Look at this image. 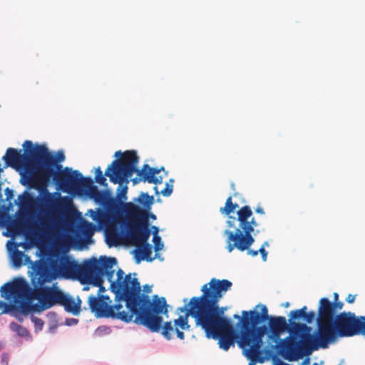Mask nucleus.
<instances>
[{
  "instance_id": "1",
  "label": "nucleus",
  "mask_w": 365,
  "mask_h": 365,
  "mask_svg": "<svg viewBox=\"0 0 365 365\" xmlns=\"http://www.w3.org/2000/svg\"><path fill=\"white\" fill-rule=\"evenodd\" d=\"M108 271L112 274L110 277L105 273L103 277H106L110 282L116 303L111 305L112 300L108 296L91 295L88 302L91 312L98 317L117 319L126 323L130 322L135 316L134 323L147 327L152 332H158L163 321L160 314L168 312L165 298L155 294L150 299L149 296L140 294V282L131 274L124 276V272L119 269L114 279L115 269Z\"/></svg>"
},
{
  "instance_id": "2",
  "label": "nucleus",
  "mask_w": 365,
  "mask_h": 365,
  "mask_svg": "<svg viewBox=\"0 0 365 365\" xmlns=\"http://www.w3.org/2000/svg\"><path fill=\"white\" fill-rule=\"evenodd\" d=\"M268 325L258 326L244 331L237 340L238 346L242 349L243 354L250 360L248 365H255L257 362L262 363L260 358L263 351L261 348L263 344V338L266 335L267 346L264 353L268 356L277 351L283 359L289 361H297L307 356L304 351L287 352L283 348L284 339L280 336L284 331L289 329V324L284 317H270Z\"/></svg>"
},
{
  "instance_id": "3",
  "label": "nucleus",
  "mask_w": 365,
  "mask_h": 365,
  "mask_svg": "<svg viewBox=\"0 0 365 365\" xmlns=\"http://www.w3.org/2000/svg\"><path fill=\"white\" fill-rule=\"evenodd\" d=\"M48 264L56 277L71 279L77 277L83 284L99 287L100 293L105 291L103 287V274L107 273L110 277L112 273L108 272V269L117 264V259L101 256L99 259L93 257L78 264L68 256L53 252L48 258Z\"/></svg>"
},
{
  "instance_id": "4",
  "label": "nucleus",
  "mask_w": 365,
  "mask_h": 365,
  "mask_svg": "<svg viewBox=\"0 0 365 365\" xmlns=\"http://www.w3.org/2000/svg\"><path fill=\"white\" fill-rule=\"evenodd\" d=\"M120 155V158L114 160L107 168L105 175L109 178L110 181L114 184H118L117 189V197L121 200H126L128 187L126 185L133 175L136 173L138 178L132 179L134 185L140 181L148 182L153 184H161L163 177L158 174L164 168H151L149 165H143L141 170L137 169L139 158L135 150H127L121 153L117 151L115 156Z\"/></svg>"
},
{
  "instance_id": "5",
  "label": "nucleus",
  "mask_w": 365,
  "mask_h": 365,
  "mask_svg": "<svg viewBox=\"0 0 365 365\" xmlns=\"http://www.w3.org/2000/svg\"><path fill=\"white\" fill-rule=\"evenodd\" d=\"M232 283L228 279H217L212 278L210 281L205 284L201 291L202 294L200 297H193L190 299L187 305H185L177 309L178 313L185 312L184 315L180 316L177 319L174 320V324L172 322H166L163 326L161 325L160 329H162V335L167 339L170 340L172 338V332L176 333L177 337L180 339H184V330H189L190 326L188 324V317H192L195 321L197 326V319L193 314V312L197 311L200 306L206 301L210 300L215 294H220L217 298V304H219L220 299L225 293L231 289ZM163 322L161 323V324ZM159 330L158 332H159Z\"/></svg>"
},
{
  "instance_id": "6",
  "label": "nucleus",
  "mask_w": 365,
  "mask_h": 365,
  "mask_svg": "<svg viewBox=\"0 0 365 365\" xmlns=\"http://www.w3.org/2000/svg\"><path fill=\"white\" fill-rule=\"evenodd\" d=\"M220 294H215L210 300H206L196 312H193L197 319V327H200L208 338L219 340L221 349L227 351L234 345L237 336L235 334L232 322L222 317L223 309L219 308L217 298Z\"/></svg>"
},
{
  "instance_id": "7",
  "label": "nucleus",
  "mask_w": 365,
  "mask_h": 365,
  "mask_svg": "<svg viewBox=\"0 0 365 365\" xmlns=\"http://www.w3.org/2000/svg\"><path fill=\"white\" fill-rule=\"evenodd\" d=\"M24 153L21 150L9 148L6 150L3 160L8 165L15 166L23 161L27 168L34 170V175L30 182L35 184L36 180L46 181L52 174L54 158L51 155L48 148L44 145L34 144L31 140H26L23 144Z\"/></svg>"
},
{
  "instance_id": "8",
  "label": "nucleus",
  "mask_w": 365,
  "mask_h": 365,
  "mask_svg": "<svg viewBox=\"0 0 365 365\" xmlns=\"http://www.w3.org/2000/svg\"><path fill=\"white\" fill-rule=\"evenodd\" d=\"M237 218L230 216L227 221L228 227L234 228L235 231H224V235L227 236L226 249L228 252H232L234 249L240 252L247 251L248 255L256 257L259 251L250 248L255 241L252 234L259 223L252 217V210L248 205L240 208L237 212Z\"/></svg>"
},
{
  "instance_id": "9",
  "label": "nucleus",
  "mask_w": 365,
  "mask_h": 365,
  "mask_svg": "<svg viewBox=\"0 0 365 365\" xmlns=\"http://www.w3.org/2000/svg\"><path fill=\"white\" fill-rule=\"evenodd\" d=\"M361 334L365 336V317H356L353 312H341L335 318L317 325L316 351L327 349L338 338Z\"/></svg>"
},
{
  "instance_id": "10",
  "label": "nucleus",
  "mask_w": 365,
  "mask_h": 365,
  "mask_svg": "<svg viewBox=\"0 0 365 365\" xmlns=\"http://www.w3.org/2000/svg\"><path fill=\"white\" fill-rule=\"evenodd\" d=\"M307 306L299 309L290 312L289 317V335L284 338L283 348L287 352L304 351L307 356L316 351L317 334L312 333V328L304 323L296 322V320L303 319Z\"/></svg>"
},
{
  "instance_id": "11",
  "label": "nucleus",
  "mask_w": 365,
  "mask_h": 365,
  "mask_svg": "<svg viewBox=\"0 0 365 365\" xmlns=\"http://www.w3.org/2000/svg\"><path fill=\"white\" fill-rule=\"evenodd\" d=\"M53 164L51 165L52 168V174L48 177L46 181L36 180L34 185L38 187H46L49 182L51 178L60 189L66 192L77 191L81 188L88 187L92 185V180L90 178H84L78 170H72L68 168H66L63 170L56 172V170L61 168V165L56 164L54 158Z\"/></svg>"
},
{
  "instance_id": "12",
  "label": "nucleus",
  "mask_w": 365,
  "mask_h": 365,
  "mask_svg": "<svg viewBox=\"0 0 365 365\" xmlns=\"http://www.w3.org/2000/svg\"><path fill=\"white\" fill-rule=\"evenodd\" d=\"M37 282L32 279V284L35 286L32 292V297L38 300L41 310L50 309L56 304H59L63 292L58 287L43 286L49 280L48 277L41 272H38Z\"/></svg>"
},
{
  "instance_id": "13",
  "label": "nucleus",
  "mask_w": 365,
  "mask_h": 365,
  "mask_svg": "<svg viewBox=\"0 0 365 365\" xmlns=\"http://www.w3.org/2000/svg\"><path fill=\"white\" fill-rule=\"evenodd\" d=\"M150 236V229H144L139 232L131 231L130 235H127L129 242L135 246V258L137 263L142 260L151 262L153 258L151 246L148 243V240Z\"/></svg>"
},
{
  "instance_id": "14",
  "label": "nucleus",
  "mask_w": 365,
  "mask_h": 365,
  "mask_svg": "<svg viewBox=\"0 0 365 365\" xmlns=\"http://www.w3.org/2000/svg\"><path fill=\"white\" fill-rule=\"evenodd\" d=\"M123 210L128 216L127 235L130 232H139L149 228L148 213L133 202H126L123 205Z\"/></svg>"
},
{
  "instance_id": "15",
  "label": "nucleus",
  "mask_w": 365,
  "mask_h": 365,
  "mask_svg": "<svg viewBox=\"0 0 365 365\" xmlns=\"http://www.w3.org/2000/svg\"><path fill=\"white\" fill-rule=\"evenodd\" d=\"M29 285L23 278L5 283L0 289L1 296L10 302L18 303L24 299L29 292Z\"/></svg>"
},
{
  "instance_id": "16",
  "label": "nucleus",
  "mask_w": 365,
  "mask_h": 365,
  "mask_svg": "<svg viewBox=\"0 0 365 365\" xmlns=\"http://www.w3.org/2000/svg\"><path fill=\"white\" fill-rule=\"evenodd\" d=\"M261 312L256 311H242V323L241 327V333L240 336H242L244 331L250 330L252 328H257V324L262 322L269 320L271 316L268 314V309L265 305H260Z\"/></svg>"
},
{
  "instance_id": "17",
  "label": "nucleus",
  "mask_w": 365,
  "mask_h": 365,
  "mask_svg": "<svg viewBox=\"0 0 365 365\" xmlns=\"http://www.w3.org/2000/svg\"><path fill=\"white\" fill-rule=\"evenodd\" d=\"M344 303L340 301L330 302L328 298L323 297L319 300L318 309L317 325L335 318L338 311L342 309Z\"/></svg>"
},
{
  "instance_id": "18",
  "label": "nucleus",
  "mask_w": 365,
  "mask_h": 365,
  "mask_svg": "<svg viewBox=\"0 0 365 365\" xmlns=\"http://www.w3.org/2000/svg\"><path fill=\"white\" fill-rule=\"evenodd\" d=\"M44 200L45 203L48 206L58 210H63L70 206L72 203L70 198L68 197H61L60 194L57 192H48L44 198Z\"/></svg>"
},
{
  "instance_id": "19",
  "label": "nucleus",
  "mask_w": 365,
  "mask_h": 365,
  "mask_svg": "<svg viewBox=\"0 0 365 365\" xmlns=\"http://www.w3.org/2000/svg\"><path fill=\"white\" fill-rule=\"evenodd\" d=\"M81 304L80 299L76 302L72 297L63 292L59 305L63 306L67 312L71 313L73 315H78L81 312Z\"/></svg>"
},
{
  "instance_id": "20",
  "label": "nucleus",
  "mask_w": 365,
  "mask_h": 365,
  "mask_svg": "<svg viewBox=\"0 0 365 365\" xmlns=\"http://www.w3.org/2000/svg\"><path fill=\"white\" fill-rule=\"evenodd\" d=\"M53 226V220L49 215H41L38 219V223L35 226V231L39 235L48 234Z\"/></svg>"
},
{
  "instance_id": "21",
  "label": "nucleus",
  "mask_w": 365,
  "mask_h": 365,
  "mask_svg": "<svg viewBox=\"0 0 365 365\" xmlns=\"http://www.w3.org/2000/svg\"><path fill=\"white\" fill-rule=\"evenodd\" d=\"M88 188H89L90 197L96 202L104 205L110 200V193L108 190L101 191L96 186L91 185Z\"/></svg>"
},
{
  "instance_id": "22",
  "label": "nucleus",
  "mask_w": 365,
  "mask_h": 365,
  "mask_svg": "<svg viewBox=\"0 0 365 365\" xmlns=\"http://www.w3.org/2000/svg\"><path fill=\"white\" fill-rule=\"evenodd\" d=\"M135 201L139 202L143 207V210L147 212V211L151 209L154 198L153 196H150L148 193L140 192L138 197L135 199Z\"/></svg>"
},
{
  "instance_id": "23",
  "label": "nucleus",
  "mask_w": 365,
  "mask_h": 365,
  "mask_svg": "<svg viewBox=\"0 0 365 365\" xmlns=\"http://www.w3.org/2000/svg\"><path fill=\"white\" fill-rule=\"evenodd\" d=\"M239 207V205L237 203H233L232 197L230 196L225 202V205L223 207L220 209V212L222 214H225L226 215H230L232 212H233L237 208Z\"/></svg>"
},
{
  "instance_id": "24",
  "label": "nucleus",
  "mask_w": 365,
  "mask_h": 365,
  "mask_svg": "<svg viewBox=\"0 0 365 365\" xmlns=\"http://www.w3.org/2000/svg\"><path fill=\"white\" fill-rule=\"evenodd\" d=\"M10 328L20 336H28L29 335V331L25 327L16 322H11L10 324Z\"/></svg>"
},
{
  "instance_id": "25",
  "label": "nucleus",
  "mask_w": 365,
  "mask_h": 365,
  "mask_svg": "<svg viewBox=\"0 0 365 365\" xmlns=\"http://www.w3.org/2000/svg\"><path fill=\"white\" fill-rule=\"evenodd\" d=\"M105 176L106 175L105 174H103V172L100 167H98L95 169L96 182L102 186L106 187L108 185V183L106 182V178H105Z\"/></svg>"
},
{
  "instance_id": "26",
  "label": "nucleus",
  "mask_w": 365,
  "mask_h": 365,
  "mask_svg": "<svg viewBox=\"0 0 365 365\" xmlns=\"http://www.w3.org/2000/svg\"><path fill=\"white\" fill-rule=\"evenodd\" d=\"M120 237L118 232L110 231L108 234L107 243L109 246L117 245L119 244Z\"/></svg>"
},
{
  "instance_id": "27",
  "label": "nucleus",
  "mask_w": 365,
  "mask_h": 365,
  "mask_svg": "<svg viewBox=\"0 0 365 365\" xmlns=\"http://www.w3.org/2000/svg\"><path fill=\"white\" fill-rule=\"evenodd\" d=\"M23 257H24V252L21 251L16 250L15 251L11 257L12 262L14 266L16 267H20L22 265L23 262Z\"/></svg>"
},
{
  "instance_id": "28",
  "label": "nucleus",
  "mask_w": 365,
  "mask_h": 365,
  "mask_svg": "<svg viewBox=\"0 0 365 365\" xmlns=\"http://www.w3.org/2000/svg\"><path fill=\"white\" fill-rule=\"evenodd\" d=\"M152 228H155V235L153 236V241L155 245V250L157 252L162 250L163 247V244L161 242V237L158 235V227L156 226H153Z\"/></svg>"
},
{
  "instance_id": "29",
  "label": "nucleus",
  "mask_w": 365,
  "mask_h": 365,
  "mask_svg": "<svg viewBox=\"0 0 365 365\" xmlns=\"http://www.w3.org/2000/svg\"><path fill=\"white\" fill-rule=\"evenodd\" d=\"M82 233L88 238H91L93 234V225L87 222L81 227Z\"/></svg>"
},
{
  "instance_id": "30",
  "label": "nucleus",
  "mask_w": 365,
  "mask_h": 365,
  "mask_svg": "<svg viewBox=\"0 0 365 365\" xmlns=\"http://www.w3.org/2000/svg\"><path fill=\"white\" fill-rule=\"evenodd\" d=\"M9 230L15 235L20 234L22 231V225L21 223L15 222L10 225Z\"/></svg>"
},
{
  "instance_id": "31",
  "label": "nucleus",
  "mask_w": 365,
  "mask_h": 365,
  "mask_svg": "<svg viewBox=\"0 0 365 365\" xmlns=\"http://www.w3.org/2000/svg\"><path fill=\"white\" fill-rule=\"evenodd\" d=\"M31 321L34 322L36 331H40L43 329L44 322L42 319L32 316Z\"/></svg>"
},
{
  "instance_id": "32",
  "label": "nucleus",
  "mask_w": 365,
  "mask_h": 365,
  "mask_svg": "<svg viewBox=\"0 0 365 365\" xmlns=\"http://www.w3.org/2000/svg\"><path fill=\"white\" fill-rule=\"evenodd\" d=\"M316 314L314 312H307L305 311V314L304 317V321L307 324H311L315 319Z\"/></svg>"
},
{
  "instance_id": "33",
  "label": "nucleus",
  "mask_w": 365,
  "mask_h": 365,
  "mask_svg": "<svg viewBox=\"0 0 365 365\" xmlns=\"http://www.w3.org/2000/svg\"><path fill=\"white\" fill-rule=\"evenodd\" d=\"M173 192V185L166 184L165 187L161 190V194L163 196L168 197L170 196Z\"/></svg>"
},
{
  "instance_id": "34",
  "label": "nucleus",
  "mask_w": 365,
  "mask_h": 365,
  "mask_svg": "<svg viewBox=\"0 0 365 365\" xmlns=\"http://www.w3.org/2000/svg\"><path fill=\"white\" fill-rule=\"evenodd\" d=\"M51 155L56 159V164L58 165V163H61L65 160V155L63 151H58L57 153L56 157H54L51 153Z\"/></svg>"
},
{
  "instance_id": "35",
  "label": "nucleus",
  "mask_w": 365,
  "mask_h": 365,
  "mask_svg": "<svg viewBox=\"0 0 365 365\" xmlns=\"http://www.w3.org/2000/svg\"><path fill=\"white\" fill-rule=\"evenodd\" d=\"M259 251V253H260L261 256H262V260L264 262L267 261V252L266 251L265 249H264V247H260L259 250H258Z\"/></svg>"
},
{
  "instance_id": "36",
  "label": "nucleus",
  "mask_w": 365,
  "mask_h": 365,
  "mask_svg": "<svg viewBox=\"0 0 365 365\" xmlns=\"http://www.w3.org/2000/svg\"><path fill=\"white\" fill-rule=\"evenodd\" d=\"M355 299H356V295H353L351 294H349L346 298V302L349 304H351V303H354V301H355Z\"/></svg>"
},
{
  "instance_id": "37",
  "label": "nucleus",
  "mask_w": 365,
  "mask_h": 365,
  "mask_svg": "<svg viewBox=\"0 0 365 365\" xmlns=\"http://www.w3.org/2000/svg\"><path fill=\"white\" fill-rule=\"evenodd\" d=\"M143 290H144V292H145V293H141V292H140V294H145V295L148 296L147 294H148V293L151 292V291H152V287H151V286H150V285H148V284H145V285H144V286H143Z\"/></svg>"
},
{
  "instance_id": "38",
  "label": "nucleus",
  "mask_w": 365,
  "mask_h": 365,
  "mask_svg": "<svg viewBox=\"0 0 365 365\" xmlns=\"http://www.w3.org/2000/svg\"><path fill=\"white\" fill-rule=\"evenodd\" d=\"M8 307V304L2 301H0V309H1V313H4L6 311Z\"/></svg>"
},
{
  "instance_id": "39",
  "label": "nucleus",
  "mask_w": 365,
  "mask_h": 365,
  "mask_svg": "<svg viewBox=\"0 0 365 365\" xmlns=\"http://www.w3.org/2000/svg\"><path fill=\"white\" fill-rule=\"evenodd\" d=\"M78 320L76 319H70L66 321V324L68 325L71 326V325L76 324L78 323Z\"/></svg>"
},
{
  "instance_id": "40",
  "label": "nucleus",
  "mask_w": 365,
  "mask_h": 365,
  "mask_svg": "<svg viewBox=\"0 0 365 365\" xmlns=\"http://www.w3.org/2000/svg\"><path fill=\"white\" fill-rule=\"evenodd\" d=\"M255 212L258 213V214H260V215H264V209L260 205H258L255 208Z\"/></svg>"
},
{
  "instance_id": "41",
  "label": "nucleus",
  "mask_w": 365,
  "mask_h": 365,
  "mask_svg": "<svg viewBox=\"0 0 365 365\" xmlns=\"http://www.w3.org/2000/svg\"><path fill=\"white\" fill-rule=\"evenodd\" d=\"M234 318L239 319V322L237 323V326H240V328H241L242 323L240 321L242 319V317L241 318L238 314H235L234 315ZM240 333H241V331L240 332L239 335H240ZM237 338L239 339H240V336H238Z\"/></svg>"
},
{
  "instance_id": "42",
  "label": "nucleus",
  "mask_w": 365,
  "mask_h": 365,
  "mask_svg": "<svg viewBox=\"0 0 365 365\" xmlns=\"http://www.w3.org/2000/svg\"><path fill=\"white\" fill-rule=\"evenodd\" d=\"M102 330H104V331H108V330H109V329H108V328H107V327H99V328H98V329H96V333H98V332L101 331Z\"/></svg>"
},
{
  "instance_id": "43",
  "label": "nucleus",
  "mask_w": 365,
  "mask_h": 365,
  "mask_svg": "<svg viewBox=\"0 0 365 365\" xmlns=\"http://www.w3.org/2000/svg\"><path fill=\"white\" fill-rule=\"evenodd\" d=\"M339 301V294L336 292L334 293V302Z\"/></svg>"
},
{
  "instance_id": "44",
  "label": "nucleus",
  "mask_w": 365,
  "mask_h": 365,
  "mask_svg": "<svg viewBox=\"0 0 365 365\" xmlns=\"http://www.w3.org/2000/svg\"><path fill=\"white\" fill-rule=\"evenodd\" d=\"M6 193H8V197H9V195H13L12 190L9 189V188L6 189Z\"/></svg>"
},
{
  "instance_id": "45",
  "label": "nucleus",
  "mask_w": 365,
  "mask_h": 365,
  "mask_svg": "<svg viewBox=\"0 0 365 365\" xmlns=\"http://www.w3.org/2000/svg\"><path fill=\"white\" fill-rule=\"evenodd\" d=\"M282 306L284 308H288L290 306V304H289V302H287L282 304Z\"/></svg>"
},
{
  "instance_id": "46",
  "label": "nucleus",
  "mask_w": 365,
  "mask_h": 365,
  "mask_svg": "<svg viewBox=\"0 0 365 365\" xmlns=\"http://www.w3.org/2000/svg\"><path fill=\"white\" fill-rule=\"evenodd\" d=\"M266 247H269V243L267 241L262 244L261 247H264V249H265Z\"/></svg>"
},
{
  "instance_id": "47",
  "label": "nucleus",
  "mask_w": 365,
  "mask_h": 365,
  "mask_svg": "<svg viewBox=\"0 0 365 365\" xmlns=\"http://www.w3.org/2000/svg\"><path fill=\"white\" fill-rule=\"evenodd\" d=\"M277 365H287V364L283 361H279Z\"/></svg>"
},
{
  "instance_id": "48",
  "label": "nucleus",
  "mask_w": 365,
  "mask_h": 365,
  "mask_svg": "<svg viewBox=\"0 0 365 365\" xmlns=\"http://www.w3.org/2000/svg\"><path fill=\"white\" fill-rule=\"evenodd\" d=\"M154 190L156 194H158V187L156 186L154 187Z\"/></svg>"
},
{
  "instance_id": "49",
  "label": "nucleus",
  "mask_w": 365,
  "mask_h": 365,
  "mask_svg": "<svg viewBox=\"0 0 365 365\" xmlns=\"http://www.w3.org/2000/svg\"><path fill=\"white\" fill-rule=\"evenodd\" d=\"M150 217H151V218H153V219H155V218H156L155 215H153V214H151V215H150Z\"/></svg>"
},
{
  "instance_id": "50",
  "label": "nucleus",
  "mask_w": 365,
  "mask_h": 365,
  "mask_svg": "<svg viewBox=\"0 0 365 365\" xmlns=\"http://www.w3.org/2000/svg\"><path fill=\"white\" fill-rule=\"evenodd\" d=\"M88 289H89V288H88V287H84V288H83V290H88Z\"/></svg>"
},
{
  "instance_id": "51",
  "label": "nucleus",
  "mask_w": 365,
  "mask_h": 365,
  "mask_svg": "<svg viewBox=\"0 0 365 365\" xmlns=\"http://www.w3.org/2000/svg\"><path fill=\"white\" fill-rule=\"evenodd\" d=\"M153 235H155V228H153Z\"/></svg>"
}]
</instances>
